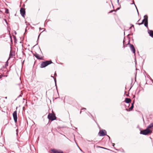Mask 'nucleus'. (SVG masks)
Masks as SVG:
<instances>
[{
  "label": "nucleus",
  "instance_id": "obj_1",
  "mask_svg": "<svg viewBox=\"0 0 153 153\" xmlns=\"http://www.w3.org/2000/svg\"><path fill=\"white\" fill-rule=\"evenodd\" d=\"M144 19L143 20L142 22L140 23H136V24H138L140 25L144 24V26L148 28V16L147 15H145L144 16Z\"/></svg>",
  "mask_w": 153,
  "mask_h": 153
},
{
  "label": "nucleus",
  "instance_id": "obj_2",
  "mask_svg": "<svg viewBox=\"0 0 153 153\" xmlns=\"http://www.w3.org/2000/svg\"><path fill=\"white\" fill-rule=\"evenodd\" d=\"M140 134L144 135H149L151 134L152 132V130L149 129L148 127L146 129L141 130L140 129Z\"/></svg>",
  "mask_w": 153,
  "mask_h": 153
},
{
  "label": "nucleus",
  "instance_id": "obj_3",
  "mask_svg": "<svg viewBox=\"0 0 153 153\" xmlns=\"http://www.w3.org/2000/svg\"><path fill=\"white\" fill-rule=\"evenodd\" d=\"M52 63L51 60L42 62L41 64L40 67L41 68H44Z\"/></svg>",
  "mask_w": 153,
  "mask_h": 153
},
{
  "label": "nucleus",
  "instance_id": "obj_4",
  "mask_svg": "<svg viewBox=\"0 0 153 153\" xmlns=\"http://www.w3.org/2000/svg\"><path fill=\"white\" fill-rule=\"evenodd\" d=\"M129 45V47L130 48V49L133 53L135 54V49L134 46V45L132 44H131L130 43V40H129L128 41V43L127 44V45Z\"/></svg>",
  "mask_w": 153,
  "mask_h": 153
},
{
  "label": "nucleus",
  "instance_id": "obj_5",
  "mask_svg": "<svg viewBox=\"0 0 153 153\" xmlns=\"http://www.w3.org/2000/svg\"><path fill=\"white\" fill-rule=\"evenodd\" d=\"M48 118L49 120L53 121L55 120L56 117L54 115L52 114H49L48 116Z\"/></svg>",
  "mask_w": 153,
  "mask_h": 153
},
{
  "label": "nucleus",
  "instance_id": "obj_6",
  "mask_svg": "<svg viewBox=\"0 0 153 153\" xmlns=\"http://www.w3.org/2000/svg\"><path fill=\"white\" fill-rule=\"evenodd\" d=\"M107 132L105 130H100L98 135L100 136H104L106 135Z\"/></svg>",
  "mask_w": 153,
  "mask_h": 153
},
{
  "label": "nucleus",
  "instance_id": "obj_7",
  "mask_svg": "<svg viewBox=\"0 0 153 153\" xmlns=\"http://www.w3.org/2000/svg\"><path fill=\"white\" fill-rule=\"evenodd\" d=\"M13 115L15 122H17V112L16 111H15L13 112Z\"/></svg>",
  "mask_w": 153,
  "mask_h": 153
},
{
  "label": "nucleus",
  "instance_id": "obj_8",
  "mask_svg": "<svg viewBox=\"0 0 153 153\" xmlns=\"http://www.w3.org/2000/svg\"><path fill=\"white\" fill-rule=\"evenodd\" d=\"M134 102H135L134 100L133 102H132V103L131 104V107L130 108H129L128 109L126 108V110L127 111H132L133 110V108H134Z\"/></svg>",
  "mask_w": 153,
  "mask_h": 153
},
{
  "label": "nucleus",
  "instance_id": "obj_9",
  "mask_svg": "<svg viewBox=\"0 0 153 153\" xmlns=\"http://www.w3.org/2000/svg\"><path fill=\"white\" fill-rule=\"evenodd\" d=\"M51 151L53 153H63L62 151L59 150H57L55 149H51Z\"/></svg>",
  "mask_w": 153,
  "mask_h": 153
},
{
  "label": "nucleus",
  "instance_id": "obj_10",
  "mask_svg": "<svg viewBox=\"0 0 153 153\" xmlns=\"http://www.w3.org/2000/svg\"><path fill=\"white\" fill-rule=\"evenodd\" d=\"M15 53L12 51H11V50L9 55V57L7 61V62L10 59V58L12 57L13 56H15Z\"/></svg>",
  "mask_w": 153,
  "mask_h": 153
},
{
  "label": "nucleus",
  "instance_id": "obj_11",
  "mask_svg": "<svg viewBox=\"0 0 153 153\" xmlns=\"http://www.w3.org/2000/svg\"><path fill=\"white\" fill-rule=\"evenodd\" d=\"M148 33L149 36L152 38H153V30H148Z\"/></svg>",
  "mask_w": 153,
  "mask_h": 153
},
{
  "label": "nucleus",
  "instance_id": "obj_12",
  "mask_svg": "<svg viewBox=\"0 0 153 153\" xmlns=\"http://www.w3.org/2000/svg\"><path fill=\"white\" fill-rule=\"evenodd\" d=\"M34 55L38 59H42V57H40L39 54L36 53L35 54H34Z\"/></svg>",
  "mask_w": 153,
  "mask_h": 153
},
{
  "label": "nucleus",
  "instance_id": "obj_13",
  "mask_svg": "<svg viewBox=\"0 0 153 153\" xmlns=\"http://www.w3.org/2000/svg\"><path fill=\"white\" fill-rule=\"evenodd\" d=\"M131 101V100L130 98H126L125 99V102L127 103H128Z\"/></svg>",
  "mask_w": 153,
  "mask_h": 153
},
{
  "label": "nucleus",
  "instance_id": "obj_14",
  "mask_svg": "<svg viewBox=\"0 0 153 153\" xmlns=\"http://www.w3.org/2000/svg\"><path fill=\"white\" fill-rule=\"evenodd\" d=\"M20 13L23 17H24L25 14V10H20Z\"/></svg>",
  "mask_w": 153,
  "mask_h": 153
},
{
  "label": "nucleus",
  "instance_id": "obj_15",
  "mask_svg": "<svg viewBox=\"0 0 153 153\" xmlns=\"http://www.w3.org/2000/svg\"><path fill=\"white\" fill-rule=\"evenodd\" d=\"M147 127L149 129L152 128H153V122L151 123Z\"/></svg>",
  "mask_w": 153,
  "mask_h": 153
},
{
  "label": "nucleus",
  "instance_id": "obj_16",
  "mask_svg": "<svg viewBox=\"0 0 153 153\" xmlns=\"http://www.w3.org/2000/svg\"><path fill=\"white\" fill-rule=\"evenodd\" d=\"M97 147L102 148V149H107V150H109V149H107L105 148H104V147H100V146H97Z\"/></svg>",
  "mask_w": 153,
  "mask_h": 153
},
{
  "label": "nucleus",
  "instance_id": "obj_17",
  "mask_svg": "<svg viewBox=\"0 0 153 153\" xmlns=\"http://www.w3.org/2000/svg\"><path fill=\"white\" fill-rule=\"evenodd\" d=\"M91 116L92 117V119H93V120H94L95 121V122H96V123L97 124V122H96V121H95V119H94V118L93 117V116L92 115H91Z\"/></svg>",
  "mask_w": 153,
  "mask_h": 153
},
{
  "label": "nucleus",
  "instance_id": "obj_18",
  "mask_svg": "<svg viewBox=\"0 0 153 153\" xmlns=\"http://www.w3.org/2000/svg\"><path fill=\"white\" fill-rule=\"evenodd\" d=\"M117 10H111L109 12H108V13H112L113 12V11H114L115 12H116Z\"/></svg>",
  "mask_w": 153,
  "mask_h": 153
},
{
  "label": "nucleus",
  "instance_id": "obj_19",
  "mask_svg": "<svg viewBox=\"0 0 153 153\" xmlns=\"http://www.w3.org/2000/svg\"><path fill=\"white\" fill-rule=\"evenodd\" d=\"M88 141L91 142H92V143H95V141H93V140H92V141H90L89 140H88Z\"/></svg>",
  "mask_w": 153,
  "mask_h": 153
},
{
  "label": "nucleus",
  "instance_id": "obj_20",
  "mask_svg": "<svg viewBox=\"0 0 153 153\" xmlns=\"http://www.w3.org/2000/svg\"><path fill=\"white\" fill-rule=\"evenodd\" d=\"M20 10H25V8H23V7H21Z\"/></svg>",
  "mask_w": 153,
  "mask_h": 153
},
{
  "label": "nucleus",
  "instance_id": "obj_21",
  "mask_svg": "<svg viewBox=\"0 0 153 153\" xmlns=\"http://www.w3.org/2000/svg\"><path fill=\"white\" fill-rule=\"evenodd\" d=\"M54 81H55V85H56V78H54Z\"/></svg>",
  "mask_w": 153,
  "mask_h": 153
},
{
  "label": "nucleus",
  "instance_id": "obj_22",
  "mask_svg": "<svg viewBox=\"0 0 153 153\" xmlns=\"http://www.w3.org/2000/svg\"><path fill=\"white\" fill-rule=\"evenodd\" d=\"M150 79L151 80V81H152V83H153V80L151 78H150Z\"/></svg>",
  "mask_w": 153,
  "mask_h": 153
},
{
  "label": "nucleus",
  "instance_id": "obj_23",
  "mask_svg": "<svg viewBox=\"0 0 153 153\" xmlns=\"http://www.w3.org/2000/svg\"><path fill=\"white\" fill-rule=\"evenodd\" d=\"M120 7H118L116 10H120Z\"/></svg>",
  "mask_w": 153,
  "mask_h": 153
},
{
  "label": "nucleus",
  "instance_id": "obj_24",
  "mask_svg": "<svg viewBox=\"0 0 153 153\" xmlns=\"http://www.w3.org/2000/svg\"><path fill=\"white\" fill-rule=\"evenodd\" d=\"M134 4V5H135V7H136V10H138V9H137V7L135 5L134 3H132V4Z\"/></svg>",
  "mask_w": 153,
  "mask_h": 153
},
{
  "label": "nucleus",
  "instance_id": "obj_25",
  "mask_svg": "<svg viewBox=\"0 0 153 153\" xmlns=\"http://www.w3.org/2000/svg\"><path fill=\"white\" fill-rule=\"evenodd\" d=\"M115 144L114 143H112V146H113V147H114V145H115Z\"/></svg>",
  "mask_w": 153,
  "mask_h": 153
},
{
  "label": "nucleus",
  "instance_id": "obj_26",
  "mask_svg": "<svg viewBox=\"0 0 153 153\" xmlns=\"http://www.w3.org/2000/svg\"><path fill=\"white\" fill-rule=\"evenodd\" d=\"M6 11H5V12L6 13H8V10H5Z\"/></svg>",
  "mask_w": 153,
  "mask_h": 153
},
{
  "label": "nucleus",
  "instance_id": "obj_27",
  "mask_svg": "<svg viewBox=\"0 0 153 153\" xmlns=\"http://www.w3.org/2000/svg\"><path fill=\"white\" fill-rule=\"evenodd\" d=\"M131 26L132 27H133L134 28V25H132V24H131Z\"/></svg>",
  "mask_w": 153,
  "mask_h": 153
},
{
  "label": "nucleus",
  "instance_id": "obj_28",
  "mask_svg": "<svg viewBox=\"0 0 153 153\" xmlns=\"http://www.w3.org/2000/svg\"><path fill=\"white\" fill-rule=\"evenodd\" d=\"M3 76V75H0V79Z\"/></svg>",
  "mask_w": 153,
  "mask_h": 153
},
{
  "label": "nucleus",
  "instance_id": "obj_29",
  "mask_svg": "<svg viewBox=\"0 0 153 153\" xmlns=\"http://www.w3.org/2000/svg\"><path fill=\"white\" fill-rule=\"evenodd\" d=\"M54 76H56V73H54Z\"/></svg>",
  "mask_w": 153,
  "mask_h": 153
},
{
  "label": "nucleus",
  "instance_id": "obj_30",
  "mask_svg": "<svg viewBox=\"0 0 153 153\" xmlns=\"http://www.w3.org/2000/svg\"><path fill=\"white\" fill-rule=\"evenodd\" d=\"M119 0H117V2L118 3V4H119Z\"/></svg>",
  "mask_w": 153,
  "mask_h": 153
},
{
  "label": "nucleus",
  "instance_id": "obj_31",
  "mask_svg": "<svg viewBox=\"0 0 153 153\" xmlns=\"http://www.w3.org/2000/svg\"><path fill=\"white\" fill-rule=\"evenodd\" d=\"M132 85V82H131V88H130V89L132 88V86H133V85Z\"/></svg>",
  "mask_w": 153,
  "mask_h": 153
},
{
  "label": "nucleus",
  "instance_id": "obj_32",
  "mask_svg": "<svg viewBox=\"0 0 153 153\" xmlns=\"http://www.w3.org/2000/svg\"><path fill=\"white\" fill-rule=\"evenodd\" d=\"M128 96H129V93H128V94H126V96L128 97Z\"/></svg>",
  "mask_w": 153,
  "mask_h": 153
},
{
  "label": "nucleus",
  "instance_id": "obj_33",
  "mask_svg": "<svg viewBox=\"0 0 153 153\" xmlns=\"http://www.w3.org/2000/svg\"><path fill=\"white\" fill-rule=\"evenodd\" d=\"M137 10V12L138 14L139 15L138 10Z\"/></svg>",
  "mask_w": 153,
  "mask_h": 153
},
{
  "label": "nucleus",
  "instance_id": "obj_34",
  "mask_svg": "<svg viewBox=\"0 0 153 153\" xmlns=\"http://www.w3.org/2000/svg\"><path fill=\"white\" fill-rule=\"evenodd\" d=\"M135 97V95H134L133 96V98H134Z\"/></svg>",
  "mask_w": 153,
  "mask_h": 153
},
{
  "label": "nucleus",
  "instance_id": "obj_35",
  "mask_svg": "<svg viewBox=\"0 0 153 153\" xmlns=\"http://www.w3.org/2000/svg\"><path fill=\"white\" fill-rule=\"evenodd\" d=\"M126 46H125L124 45H123V47L124 48H125V47H126Z\"/></svg>",
  "mask_w": 153,
  "mask_h": 153
},
{
  "label": "nucleus",
  "instance_id": "obj_36",
  "mask_svg": "<svg viewBox=\"0 0 153 153\" xmlns=\"http://www.w3.org/2000/svg\"><path fill=\"white\" fill-rule=\"evenodd\" d=\"M25 23L26 24V25H27V22H25Z\"/></svg>",
  "mask_w": 153,
  "mask_h": 153
},
{
  "label": "nucleus",
  "instance_id": "obj_37",
  "mask_svg": "<svg viewBox=\"0 0 153 153\" xmlns=\"http://www.w3.org/2000/svg\"><path fill=\"white\" fill-rule=\"evenodd\" d=\"M107 136L109 138V139H110V137L109 136L107 135Z\"/></svg>",
  "mask_w": 153,
  "mask_h": 153
},
{
  "label": "nucleus",
  "instance_id": "obj_38",
  "mask_svg": "<svg viewBox=\"0 0 153 153\" xmlns=\"http://www.w3.org/2000/svg\"><path fill=\"white\" fill-rule=\"evenodd\" d=\"M83 109H82V110H81V111H80V113H81V112H82V110H83Z\"/></svg>",
  "mask_w": 153,
  "mask_h": 153
},
{
  "label": "nucleus",
  "instance_id": "obj_39",
  "mask_svg": "<svg viewBox=\"0 0 153 153\" xmlns=\"http://www.w3.org/2000/svg\"><path fill=\"white\" fill-rule=\"evenodd\" d=\"M124 42H125V41H124V40H123V44H124Z\"/></svg>",
  "mask_w": 153,
  "mask_h": 153
},
{
  "label": "nucleus",
  "instance_id": "obj_40",
  "mask_svg": "<svg viewBox=\"0 0 153 153\" xmlns=\"http://www.w3.org/2000/svg\"><path fill=\"white\" fill-rule=\"evenodd\" d=\"M51 77H52L53 78V79H54V78L53 76H51Z\"/></svg>",
  "mask_w": 153,
  "mask_h": 153
},
{
  "label": "nucleus",
  "instance_id": "obj_41",
  "mask_svg": "<svg viewBox=\"0 0 153 153\" xmlns=\"http://www.w3.org/2000/svg\"><path fill=\"white\" fill-rule=\"evenodd\" d=\"M131 27H130L129 28V29H131Z\"/></svg>",
  "mask_w": 153,
  "mask_h": 153
},
{
  "label": "nucleus",
  "instance_id": "obj_42",
  "mask_svg": "<svg viewBox=\"0 0 153 153\" xmlns=\"http://www.w3.org/2000/svg\"><path fill=\"white\" fill-rule=\"evenodd\" d=\"M40 35V34H39V36H38V38H39V36Z\"/></svg>",
  "mask_w": 153,
  "mask_h": 153
},
{
  "label": "nucleus",
  "instance_id": "obj_43",
  "mask_svg": "<svg viewBox=\"0 0 153 153\" xmlns=\"http://www.w3.org/2000/svg\"><path fill=\"white\" fill-rule=\"evenodd\" d=\"M79 149H80V150L81 151H82V150L79 148Z\"/></svg>",
  "mask_w": 153,
  "mask_h": 153
},
{
  "label": "nucleus",
  "instance_id": "obj_44",
  "mask_svg": "<svg viewBox=\"0 0 153 153\" xmlns=\"http://www.w3.org/2000/svg\"><path fill=\"white\" fill-rule=\"evenodd\" d=\"M5 10H8V9H7L6 8Z\"/></svg>",
  "mask_w": 153,
  "mask_h": 153
},
{
  "label": "nucleus",
  "instance_id": "obj_45",
  "mask_svg": "<svg viewBox=\"0 0 153 153\" xmlns=\"http://www.w3.org/2000/svg\"><path fill=\"white\" fill-rule=\"evenodd\" d=\"M5 98L6 99H7V97H5Z\"/></svg>",
  "mask_w": 153,
  "mask_h": 153
},
{
  "label": "nucleus",
  "instance_id": "obj_46",
  "mask_svg": "<svg viewBox=\"0 0 153 153\" xmlns=\"http://www.w3.org/2000/svg\"><path fill=\"white\" fill-rule=\"evenodd\" d=\"M139 21H140V19L139 20H138V21H137V22H139Z\"/></svg>",
  "mask_w": 153,
  "mask_h": 153
},
{
  "label": "nucleus",
  "instance_id": "obj_47",
  "mask_svg": "<svg viewBox=\"0 0 153 153\" xmlns=\"http://www.w3.org/2000/svg\"><path fill=\"white\" fill-rule=\"evenodd\" d=\"M39 29H41V28L40 27V28H39Z\"/></svg>",
  "mask_w": 153,
  "mask_h": 153
},
{
  "label": "nucleus",
  "instance_id": "obj_48",
  "mask_svg": "<svg viewBox=\"0 0 153 153\" xmlns=\"http://www.w3.org/2000/svg\"><path fill=\"white\" fill-rule=\"evenodd\" d=\"M45 30V29H44V31Z\"/></svg>",
  "mask_w": 153,
  "mask_h": 153
},
{
  "label": "nucleus",
  "instance_id": "obj_49",
  "mask_svg": "<svg viewBox=\"0 0 153 153\" xmlns=\"http://www.w3.org/2000/svg\"><path fill=\"white\" fill-rule=\"evenodd\" d=\"M123 152H124V151L123 150Z\"/></svg>",
  "mask_w": 153,
  "mask_h": 153
},
{
  "label": "nucleus",
  "instance_id": "obj_50",
  "mask_svg": "<svg viewBox=\"0 0 153 153\" xmlns=\"http://www.w3.org/2000/svg\"><path fill=\"white\" fill-rule=\"evenodd\" d=\"M0 12H1V10H0Z\"/></svg>",
  "mask_w": 153,
  "mask_h": 153
},
{
  "label": "nucleus",
  "instance_id": "obj_51",
  "mask_svg": "<svg viewBox=\"0 0 153 153\" xmlns=\"http://www.w3.org/2000/svg\"><path fill=\"white\" fill-rule=\"evenodd\" d=\"M125 32H124V35H125Z\"/></svg>",
  "mask_w": 153,
  "mask_h": 153
},
{
  "label": "nucleus",
  "instance_id": "obj_52",
  "mask_svg": "<svg viewBox=\"0 0 153 153\" xmlns=\"http://www.w3.org/2000/svg\"><path fill=\"white\" fill-rule=\"evenodd\" d=\"M135 81H136V79H135Z\"/></svg>",
  "mask_w": 153,
  "mask_h": 153
},
{
  "label": "nucleus",
  "instance_id": "obj_53",
  "mask_svg": "<svg viewBox=\"0 0 153 153\" xmlns=\"http://www.w3.org/2000/svg\"><path fill=\"white\" fill-rule=\"evenodd\" d=\"M26 29H25V31H26Z\"/></svg>",
  "mask_w": 153,
  "mask_h": 153
}]
</instances>
